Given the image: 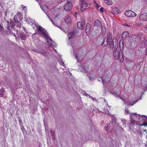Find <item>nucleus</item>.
Returning <instances> with one entry per match:
<instances>
[{"instance_id": "24", "label": "nucleus", "mask_w": 147, "mask_h": 147, "mask_svg": "<svg viewBox=\"0 0 147 147\" xmlns=\"http://www.w3.org/2000/svg\"><path fill=\"white\" fill-rule=\"evenodd\" d=\"M18 14L16 15L14 17V21L16 23H19V21L18 19Z\"/></svg>"}, {"instance_id": "36", "label": "nucleus", "mask_w": 147, "mask_h": 147, "mask_svg": "<svg viewBox=\"0 0 147 147\" xmlns=\"http://www.w3.org/2000/svg\"><path fill=\"white\" fill-rule=\"evenodd\" d=\"M74 0H67V3L72 4Z\"/></svg>"}, {"instance_id": "43", "label": "nucleus", "mask_w": 147, "mask_h": 147, "mask_svg": "<svg viewBox=\"0 0 147 147\" xmlns=\"http://www.w3.org/2000/svg\"><path fill=\"white\" fill-rule=\"evenodd\" d=\"M17 23V26H18V27L19 28L21 27V24L19 22V23Z\"/></svg>"}, {"instance_id": "39", "label": "nucleus", "mask_w": 147, "mask_h": 147, "mask_svg": "<svg viewBox=\"0 0 147 147\" xmlns=\"http://www.w3.org/2000/svg\"><path fill=\"white\" fill-rule=\"evenodd\" d=\"M19 121L21 126L23 125V122L21 119H19Z\"/></svg>"}, {"instance_id": "4", "label": "nucleus", "mask_w": 147, "mask_h": 147, "mask_svg": "<svg viewBox=\"0 0 147 147\" xmlns=\"http://www.w3.org/2000/svg\"><path fill=\"white\" fill-rule=\"evenodd\" d=\"M102 23L101 22L98 20H96L93 24V26L94 27H96L97 28H100L102 26Z\"/></svg>"}, {"instance_id": "29", "label": "nucleus", "mask_w": 147, "mask_h": 147, "mask_svg": "<svg viewBox=\"0 0 147 147\" xmlns=\"http://www.w3.org/2000/svg\"><path fill=\"white\" fill-rule=\"evenodd\" d=\"M137 101H134L133 102V103L131 104L127 103L126 102H125V103L127 104V106H133L135 104Z\"/></svg>"}, {"instance_id": "3", "label": "nucleus", "mask_w": 147, "mask_h": 147, "mask_svg": "<svg viewBox=\"0 0 147 147\" xmlns=\"http://www.w3.org/2000/svg\"><path fill=\"white\" fill-rule=\"evenodd\" d=\"M125 15L128 17H134L136 16V14L132 11L127 10L125 12Z\"/></svg>"}, {"instance_id": "64", "label": "nucleus", "mask_w": 147, "mask_h": 147, "mask_svg": "<svg viewBox=\"0 0 147 147\" xmlns=\"http://www.w3.org/2000/svg\"><path fill=\"white\" fill-rule=\"evenodd\" d=\"M58 16V15H56L55 16V17H57Z\"/></svg>"}, {"instance_id": "28", "label": "nucleus", "mask_w": 147, "mask_h": 147, "mask_svg": "<svg viewBox=\"0 0 147 147\" xmlns=\"http://www.w3.org/2000/svg\"><path fill=\"white\" fill-rule=\"evenodd\" d=\"M145 38V35L143 34H141V35H140V40H142V41H143L144 40Z\"/></svg>"}, {"instance_id": "55", "label": "nucleus", "mask_w": 147, "mask_h": 147, "mask_svg": "<svg viewBox=\"0 0 147 147\" xmlns=\"http://www.w3.org/2000/svg\"><path fill=\"white\" fill-rule=\"evenodd\" d=\"M46 13L47 16L50 19H51V18H50V16H49L47 14V13Z\"/></svg>"}, {"instance_id": "48", "label": "nucleus", "mask_w": 147, "mask_h": 147, "mask_svg": "<svg viewBox=\"0 0 147 147\" xmlns=\"http://www.w3.org/2000/svg\"><path fill=\"white\" fill-rule=\"evenodd\" d=\"M6 28H7V30L8 31L10 29V28H9V24L7 25Z\"/></svg>"}, {"instance_id": "63", "label": "nucleus", "mask_w": 147, "mask_h": 147, "mask_svg": "<svg viewBox=\"0 0 147 147\" xmlns=\"http://www.w3.org/2000/svg\"><path fill=\"white\" fill-rule=\"evenodd\" d=\"M7 24H9V22L8 21H7Z\"/></svg>"}, {"instance_id": "31", "label": "nucleus", "mask_w": 147, "mask_h": 147, "mask_svg": "<svg viewBox=\"0 0 147 147\" xmlns=\"http://www.w3.org/2000/svg\"><path fill=\"white\" fill-rule=\"evenodd\" d=\"M132 115H131V119H130V122L134 124L135 122V121L134 119L132 117Z\"/></svg>"}, {"instance_id": "42", "label": "nucleus", "mask_w": 147, "mask_h": 147, "mask_svg": "<svg viewBox=\"0 0 147 147\" xmlns=\"http://www.w3.org/2000/svg\"><path fill=\"white\" fill-rule=\"evenodd\" d=\"M81 21L82 22V23L85 25V19L82 18L81 20Z\"/></svg>"}, {"instance_id": "45", "label": "nucleus", "mask_w": 147, "mask_h": 147, "mask_svg": "<svg viewBox=\"0 0 147 147\" xmlns=\"http://www.w3.org/2000/svg\"><path fill=\"white\" fill-rule=\"evenodd\" d=\"M125 111V113H126V114H128L129 113V111L128 109H126Z\"/></svg>"}, {"instance_id": "6", "label": "nucleus", "mask_w": 147, "mask_h": 147, "mask_svg": "<svg viewBox=\"0 0 147 147\" xmlns=\"http://www.w3.org/2000/svg\"><path fill=\"white\" fill-rule=\"evenodd\" d=\"M110 123L106 124L105 126V129L107 132H111L113 129V126Z\"/></svg>"}, {"instance_id": "15", "label": "nucleus", "mask_w": 147, "mask_h": 147, "mask_svg": "<svg viewBox=\"0 0 147 147\" xmlns=\"http://www.w3.org/2000/svg\"><path fill=\"white\" fill-rule=\"evenodd\" d=\"M39 53H40L44 57H47V52L45 51L43 49H42L39 51Z\"/></svg>"}, {"instance_id": "22", "label": "nucleus", "mask_w": 147, "mask_h": 147, "mask_svg": "<svg viewBox=\"0 0 147 147\" xmlns=\"http://www.w3.org/2000/svg\"><path fill=\"white\" fill-rule=\"evenodd\" d=\"M119 47L121 48V46H122V48H123L124 46V41L123 40H121L119 43Z\"/></svg>"}, {"instance_id": "50", "label": "nucleus", "mask_w": 147, "mask_h": 147, "mask_svg": "<svg viewBox=\"0 0 147 147\" xmlns=\"http://www.w3.org/2000/svg\"><path fill=\"white\" fill-rule=\"evenodd\" d=\"M15 31H17V34H19V32H18V30L17 29H16V28H15V27L14 28V29H13Z\"/></svg>"}, {"instance_id": "49", "label": "nucleus", "mask_w": 147, "mask_h": 147, "mask_svg": "<svg viewBox=\"0 0 147 147\" xmlns=\"http://www.w3.org/2000/svg\"><path fill=\"white\" fill-rule=\"evenodd\" d=\"M119 98L122 100L123 101H125V99L124 97H122V96H120L119 97Z\"/></svg>"}, {"instance_id": "8", "label": "nucleus", "mask_w": 147, "mask_h": 147, "mask_svg": "<svg viewBox=\"0 0 147 147\" xmlns=\"http://www.w3.org/2000/svg\"><path fill=\"white\" fill-rule=\"evenodd\" d=\"M113 47L114 48V50H118L117 48L118 47V42L117 39L115 37L113 38V43L112 45Z\"/></svg>"}, {"instance_id": "1", "label": "nucleus", "mask_w": 147, "mask_h": 147, "mask_svg": "<svg viewBox=\"0 0 147 147\" xmlns=\"http://www.w3.org/2000/svg\"><path fill=\"white\" fill-rule=\"evenodd\" d=\"M35 26L37 28V30L38 34H41L43 36V37L45 39L47 40L48 41L47 42L49 43L48 40H49L51 42L53 41L51 38L49 37L46 30L41 26L38 25V24L34 23Z\"/></svg>"}, {"instance_id": "2", "label": "nucleus", "mask_w": 147, "mask_h": 147, "mask_svg": "<svg viewBox=\"0 0 147 147\" xmlns=\"http://www.w3.org/2000/svg\"><path fill=\"white\" fill-rule=\"evenodd\" d=\"M113 56L115 60L119 59L120 62H123L124 60L123 52L121 49L119 51V50H114Z\"/></svg>"}, {"instance_id": "19", "label": "nucleus", "mask_w": 147, "mask_h": 147, "mask_svg": "<svg viewBox=\"0 0 147 147\" xmlns=\"http://www.w3.org/2000/svg\"><path fill=\"white\" fill-rule=\"evenodd\" d=\"M128 34V32L125 31L123 32L122 35V38L124 39H125L126 37V36Z\"/></svg>"}, {"instance_id": "9", "label": "nucleus", "mask_w": 147, "mask_h": 147, "mask_svg": "<svg viewBox=\"0 0 147 147\" xmlns=\"http://www.w3.org/2000/svg\"><path fill=\"white\" fill-rule=\"evenodd\" d=\"M139 19L142 21L147 20V13H144L141 15L139 16Z\"/></svg>"}, {"instance_id": "16", "label": "nucleus", "mask_w": 147, "mask_h": 147, "mask_svg": "<svg viewBox=\"0 0 147 147\" xmlns=\"http://www.w3.org/2000/svg\"><path fill=\"white\" fill-rule=\"evenodd\" d=\"M65 22L67 24H69L71 23V18L69 15H67L65 17Z\"/></svg>"}, {"instance_id": "32", "label": "nucleus", "mask_w": 147, "mask_h": 147, "mask_svg": "<svg viewBox=\"0 0 147 147\" xmlns=\"http://www.w3.org/2000/svg\"><path fill=\"white\" fill-rule=\"evenodd\" d=\"M43 121H44V126H45V130L46 131H48V126H47V125H46L45 124V123L44 120Z\"/></svg>"}, {"instance_id": "57", "label": "nucleus", "mask_w": 147, "mask_h": 147, "mask_svg": "<svg viewBox=\"0 0 147 147\" xmlns=\"http://www.w3.org/2000/svg\"><path fill=\"white\" fill-rule=\"evenodd\" d=\"M42 0H36V1L39 3V2L41 1Z\"/></svg>"}, {"instance_id": "46", "label": "nucleus", "mask_w": 147, "mask_h": 147, "mask_svg": "<svg viewBox=\"0 0 147 147\" xmlns=\"http://www.w3.org/2000/svg\"><path fill=\"white\" fill-rule=\"evenodd\" d=\"M103 9L104 8L102 7L100 9V11L101 12L103 13L104 12Z\"/></svg>"}, {"instance_id": "34", "label": "nucleus", "mask_w": 147, "mask_h": 147, "mask_svg": "<svg viewBox=\"0 0 147 147\" xmlns=\"http://www.w3.org/2000/svg\"><path fill=\"white\" fill-rule=\"evenodd\" d=\"M103 76H105V78H106L107 79H109L110 76L108 74H105Z\"/></svg>"}, {"instance_id": "12", "label": "nucleus", "mask_w": 147, "mask_h": 147, "mask_svg": "<svg viewBox=\"0 0 147 147\" xmlns=\"http://www.w3.org/2000/svg\"><path fill=\"white\" fill-rule=\"evenodd\" d=\"M18 36L20 37L22 40H25L26 39V34L24 32H19Z\"/></svg>"}, {"instance_id": "23", "label": "nucleus", "mask_w": 147, "mask_h": 147, "mask_svg": "<svg viewBox=\"0 0 147 147\" xmlns=\"http://www.w3.org/2000/svg\"><path fill=\"white\" fill-rule=\"evenodd\" d=\"M5 92V91L3 88H1L0 90V97H2L3 96V94Z\"/></svg>"}, {"instance_id": "53", "label": "nucleus", "mask_w": 147, "mask_h": 147, "mask_svg": "<svg viewBox=\"0 0 147 147\" xmlns=\"http://www.w3.org/2000/svg\"><path fill=\"white\" fill-rule=\"evenodd\" d=\"M144 44L145 45H147V39L145 40L144 42Z\"/></svg>"}, {"instance_id": "20", "label": "nucleus", "mask_w": 147, "mask_h": 147, "mask_svg": "<svg viewBox=\"0 0 147 147\" xmlns=\"http://www.w3.org/2000/svg\"><path fill=\"white\" fill-rule=\"evenodd\" d=\"M101 30L102 31V33L103 34H105L107 31V29L106 27L105 26H102L101 27Z\"/></svg>"}, {"instance_id": "33", "label": "nucleus", "mask_w": 147, "mask_h": 147, "mask_svg": "<svg viewBox=\"0 0 147 147\" xmlns=\"http://www.w3.org/2000/svg\"><path fill=\"white\" fill-rule=\"evenodd\" d=\"M101 78H102V83L103 84H104V81L105 80H107V79L105 78V76H103V77H101Z\"/></svg>"}, {"instance_id": "21", "label": "nucleus", "mask_w": 147, "mask_h": 147, "mask_svg": "<svg viewBox=\"0 0 147 147\" xmlns=\"http://www.w3.org/2000/svg\"><path fill=\"white\" fill-rule=\"evenodd\" d=\"M147 119V117L145 115H143L139 118V121L140 122L141 121H143L144 122L145 121V119Z\"/></svg>"}, {"instance_id": "62", "label": "nucleus", "mask_w": 147, "mask_h": 147, "mask_svg": "<svg viewBox=\"0 0 147 147\" xmlns=\"http://www.w3.org/2000/svg\"><path fill=\"white\" fill-rule=\"evenodd\" d=\"M109 111H107L106 113L107 114H108L109 113Z\"/></svg>"}, {"instance_id": "40", "label": "nucleus", "mask_w": 147, "mask_h": 147, "mask_svg": "<svg viewBox=\"0 0 147 147\" xmlns=\"http://www.w3.org/2000/svg\"><path fill=\"white\" fill-rule=\"evenodd\" d=\"M3 29V27L2 25H2L0 24V31H1Z\"/></svg>"}, {"instance_id": "61", "label": "nucleus", "mask_w": 147, "mask_h": 147, "mask_svg": "<svg viewBox=\"0 0 147 147\" xmlns=\"http://www.w3.org/2000/svg\"><path fill=\"white\" fill-rule=\"evenodd\" d=\"M23 9H24V8H26V6H23Z\"/></svg>"}, {"instance_id": "5", "label": "nucleus", "mask_w": 147, "mask_h": 147, "mask_svg": "<svg viewBox=\"0 0 147 147\" xmlns=\"http://www.w3.org/2000/svg\"><path fill=\"white\" fill-rule=\"evenodd\" d=\"M64 9L67 11L71 10L72 8V4L67 3L63 6Z\"/></svg>"}, {"instance_id": "26", "label": "nucleus", "mask_w": 147, "mask_h": 147, "mask_svg": "<svg viewBox=\"0 0 147 147\" xmlns=\"http://www.w3.org/2000/svg\"><path fill=\"white\" fill-rule=\"evenodd\" d=\"M75 58L77 60V61L78 62H80L79 59L80 57H81V56H80L79 57H78L79 55L78 54L75 53Z\"/></svg>"}, {"instance_id": "7", "label": "nucleus", "mask_w": 147, "mask_h": 147, "mask_svg": "<svg viewBox=\"0 0 147 147\" xmlns=\"http://www.w3.org/2000/svg\"><path fill=\"white\" fill-rule=\"evenodd\" d=\"M90 24L88 23H87L86 24L85 28V32L87 35H89L90 34Z\"/></svg>"}, {"instance_id": "25", "label": "nucleus", "mask_w": 147, "mask_h": 147, "mask_svg": "<svg viewBox=\"0 0 147 147\" xmlns=\"http://www.w3.org/2000/svg\"><path fill=\"white\" fill-rule=\"evenodd\" d=\"M105 2L108 5H111L112 4L111 0H105Z\"/></svg>"}, {"instance_id": "18", "label": "nucleus", "mask_w": 147, "mask_h": 147, "mask_svg": "<svg viewBox=\"0 0 147 147\" xmlns=\"http://www.w3.org/2000/svg\"><path fill=\"white\" fill-rule=\"evenodd\" d=\"M108 45V42L106 40L105 38L102 43L101 45L102 47H106Z\"/></svg>"}, {"instance_id": "14", "label": "nucleus", "mask_w": 147, "mask_h": 147, "mask_svg": "<svg viewBox=\"0 0 147 147\" xmlns=\"http://www.w3.org/2000/svg\"><path fill=\"white\" fill-rule=\"evenodd\" d=\"M84 25H85L81 22H78L77 24V26L78 28L80 29L81 30H83V27Z\"/></svg>"}, {"instance_id": "59", "label": "nucleus", "mask_w": 147, "mask_h": 147, "mask_svg": "<svg viewBox=\"0 0 147 147\" xmlns=\"http://www.w3.org/2000/svg\"><path fill=\"white\" fill-rule=\"evenodd\" d=\"M122 121H123V122H124V123L125 124V122L126 121L125 119H124L123 120H122Z\"/></svg>"}, {"instance_id": "58", "label": "nucleus", "mask_w": 147, "mask_h": 147, "mask_svg": "<svg viewBox=\"0 0 147 147\" xmlns=\"http://www.w3.org/2000/svg\"><path fill=\"white\" fill-rule=\"evenodd\" d=\"M32 23V25L33 26H35V24H34V23H35V24H36V23H35V22H33V23Z\"/></svg>"}, {"instance_id": "51", "label": "nucleus", "mask_w": 147, "mask_h": 147, "mask_svg": "<svg viewBox=\"0 0 147 147\" xmlns=\"http://www.w3.org/2000/svg\"><path fill=\"white\" fill-rule=\"evenodd\" d=\"M92 97V99L93 100H96V98H94V97Z\"/></svg>"}, {"instance_id": "60", "label": "nucleus", "mask_w": 147, "mask_h": 147, "mask_svg": "<svg viewBox=\"0 0 147 147\" xmlns=\"http://www.w3.org/2000/svg\"><path fill=\"white\" fill-rule=\"evenodd\" d=\"M51 132H52V135H53V134L54 133H55V132L54 131H51Z\"/></svg>"}, {"instance_id": "52", "label": "nucleus", "mask_w": 147, "mask_h": 147, "mask_svg": "<svg viewBox=\"0 0 147 147\" xmlns=\"http://www.w3.org/2000/svg\"><path fill=\"white\" fill-rule=\"evenodd\" d=\"M96 7L97 9H98L99 6L98 4H96Z\"/></svg>"}, {"instance_id": "27", "label": "nucleus", "mask_w": 147, "mask_h": 147, "mask_svg": "<svg viewBox=\"0 0 147 147\" xmlns=\"http://www.w3.org/2000/svg\"><path fill=\"white\" fill-rule=\"evenodd\" d=\"M110 92L113 95H115L117 97H118V95L117 94V92L116 91V90H113L112 91H111Z\"/></svg>"}, {"instance_id": "38", "label": "nucleus", "mask_w": 147, "mask_h": 147, "mask_svg": "<svg viewBox=\"0 0 147 147\" xmlns=\"http://www.w3.org/2000/svg\"><path fill=\"white\" fill-rule=\"evenodd\" d=\"M8 31L9 32L10 34H13L15 36H16L15 34L12 31V30H11L10 29L8 30Z\"/></svg>"}, {"instance_id": "54", "label": "nucleus", "mask_w": 147, "mask_h": 147, "mask_svg": "<svg viewBox=\"0 0 147 147\" xmlns=\"http://www.w3.org/2000/svg\"><path fill=\"white\" fill-rule=\"evenodd\" d=\"M84 5H85L86 6V7H87L88 6V4L87 3L85 2L84 3Z\"/></svg>"}, {"instance_id": "11", "label": "nucleus", "mask_w": 147, "mask_h": 147, "mask_svg": "<svg viewBox=\"0 0 147 147\" xmlns=\"http://www.w3.org/2000/svg\"><path fill=\"white\" fill-rule=\"evenodd\" d=\"M77 34V32H71L68 34V36H69L68 39H73L74 36L76 35Z\"/></svg>"}, {"instance_id": "37", "label": "nucleus", "mask_w": 147, "mask_h": 147, "mask_svg": "<svg viewBox=\"0 0 147 147\" xmlns=\"http://www.w3.org/2000/svg\"><path fill=\"white\" fill-rule=\"evenodd\" d=\"M113 43V39L112 41H110L108 42V44H109L110 46H111L112 45Z\"/></svg>"}, {"instance_id": "30", "label": "nucleus", "mask_w": 147, "mask_h": 147, "mask_svg": "<svg viewBox=\"0 0 147 147\" xmlns=\"http://www.w3.org/2000/svg\"><path fill=\"white\" fill-rule=\"evenodd\" d=\"M10 24H11V25L12 26V27H11V29H14V26H15V24H14V23L13 22V21H12L11 20V22H10Z\"/></svg>"}, {"instance_id": "35", "label": "nucleus", "mask_w": 147, "mask_h": 147, "mask_svg": "<svg viewBox=\"0 0 147 147\" xmlns=\"http://www.w3.org/2000/svg\"><path fill=\"white\" fill-rule=\"evenodd\" d=\"M21 126V129L23 132L24 133V131L26 130L25 128L24 127L23 125Z\"/></svg>"}, {"instance_id": "10", "label": "nucleus", "mask_w": 147, "mask_h": 147, "mask_svg": "<svg viewBox=\"0 0 147 147\" xmlns=\"http://www.w3.org/2000/svg\"><path fill=\"white\" fill-rule=\"evenodd\" d=\"M105 39L108 42L112 41V35L111 33L109 32L107 33V36L106 38H105Z\"/></svg>"}, {"instance_id": "47", "label": "nucleus", "mask_w": 147, "mask_h": 147, "mask_svg": "<svg viewBox=\"0 0 147 147\" xmlns=\"http://www.w3.org/2000/svg\"><path fill=\"white\" fill-rule=\"evenodd\" d=\"M39 50L35 49L34 50V52H36L38 53H39Z\"/></svg>"}, {"instance_id": "13", "label": "nucleus", "mask_w": 147, "mask_h": 147, "mask_svg": "<svg viewBox=\"0 0 147 147\" xmlns=\"http://www.w3.org/2000/svg\"><path fill=\"white\" fill-rule=\"evenodd\" d=\"M111 12L113 14H118L120 12V10L117 8L113 9Z\"/></svg>"}, {"instance_id": "41", "label": "nucleus", "mask_w": 147, "mask_h": 147, "mask_svg": "<svg viewBox=\"0 0 147 147\" xmlns=\"http://www.w3.org/2000/svg\"><path fill=\"white\" fill-rule=\"evenodd\" d=\"M81 0V3L82 5V4H83L84 3L86 2L85 0Z\"/></svg>"}, {"instance_id": "44", "label": "nucleus", "mask_w": 147, "mask_h": 147, "mask_svg": "<svg viewBox=\"0 0 147 147\" xmlns=\"http://www.w3.org/2000/svg\"><path fill=\"white\" fill-rule=\"evenodd\" d=\"M141 125H144L145 126H146V125H147V122H144V123H142V124Z\"/></svg>"}, {"instance_id": "56", "label": "nucleus", "mask_w": 147, "mask_h": 147, "mask_svg": "<svg viewBox=\"0 0 147 147\" xmlns=\"http://www.w3.org/2000/svg\"><path fill=\"white\" fill-rule=\"evenodd\" d=\"M51 20V21L52 22V23L53 24H54V23L53 21V20L52 19H50Z\"/></svg>"}, {"instance_id": "17", "label": "nucleus", "mask_w": 147, "mask_h": 147, "mask_svg": "<svg viewBox=\"0 0 147 147\" xmlns=\"http://www.w3.org/2000/svg\"><path fill=\"white\" fill-rule=\"evenodd\" d=\"M39 4L40 5L41 8L42 9V11L45 13H46V10L48 8V6H46V5H44L43 6H42L40 3H39Z\"/></svg>"}]
</instances>
